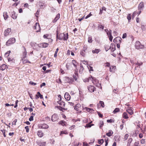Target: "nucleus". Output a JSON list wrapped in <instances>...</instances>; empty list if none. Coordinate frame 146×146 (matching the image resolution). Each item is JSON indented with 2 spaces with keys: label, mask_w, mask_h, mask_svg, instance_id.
Segmentation results:
<instances>
[{
  "label": "nucleus",
  "mask_w": 146,
  "mask_h": 146,
  "mask_svg": "<svg viewBox=\"0 0 146 146\" xmlns=\"http://www.w3.org/2000/svg\"><path fill=\"white\" fill-rule=\"evenodd\" d=\"M64 98L67 100H69L70 99V96L67 92H66L64 95Z\"/></svg>",
  "instance_id": "4468645a"
},
{
  "label": "nucleus",
  "mask_w": 146,
  "mask_h": 146,
  "mask_svg": "<svg viewBox=\"0 0 146 146\" xmlns=\"http://www.w3.org/2000/svg\"><path fill=\"white\" fill-rule=\"evenodd\" d=\"M88 42L89 43H91L92 42V38L91 37H89L88 38Z\"/></svg>",
  "instance_id": "09e8293b"
},
{
  "label": "nucleus",
  "mask_w": 146,
  "mask_h": 146,
  "mask_svg": "<svg viewBox=\"0 0 146 146\" xmlns=\"http://www.w3.org/2000/svg\"><path fill=\"white\" fill-rule=\"evenodd\" d=\"M126 111L130 115L133 114V113L132 109L131 108H128L127 110Z\"/></svg>",
  "instance_id": "aec40b11"
},
{
  "label": "nucleus",
  "mask_w": 146,
  "mask_h": 146,
  "mask_svg": "<svg viewBox=\"0 0 146 146\" xmlns=\"http://www.w3.org/2000/svg\"><path fill=\"white\" fill-rule=\"evenodd\" d=\"M57 103L59 104L60 106L62 107H64L65 105V103L64 102H63L62 101H58L57 102Z\"/></svg>",
  "instance_id": "412c9836"
},
{
  "label": "nucleus",
  "mask_w": 146,
  "mask_h": 146,
  "mask_svg": "<svg viewBox=\"0 0 146 146\" xmlns=\"http://www.w3.org/2000/svg\"><path fill=\"white\" fill-rule=\"evenodd\" d=\"M65 123H66V122L65 121L62 120L59 122L58 123L62 126H64L65 125Z\"/></svg>",
  "instance_id": "e433bc0d"
},
{
  "label": "nucleus",
  "mask_w": 146,
  "mask_h": 146,
  "mask_svg": "<svg viewBox=\"0 0 146 146\" xmlns=\"http://www.w3.org/2000/svg\"><path fill=\"white\" fill-rule=\"evenodd\" d=\"M104 124V122L102 120L100 121L99 123V127L100 128V129H101L102 128Z\"/></svg>",
  "instance_id": "7c9ffc66"
},
{
  "label": "nucleus",
  "mask_w": 146,
  "mask_h": 146,
  "mask_svg": "<svg viewBox=\"0 0 146 146\" xmlns=\"http://www.w3.org/2000/svg\"><path fill=\"white\" fill-rule=\"evenodd\" d=\"M60 18V14L59 13H58L56 15L55 19L58 20Z\"/></svg>",
  "instance_id": "49530a36"
},
{
  "label": "nucleus",
  "mask_w": 146,
  "mask_h": 146,
  "mask_svg": "<svg viewBox=\"0 0 146 146\" xmlns=\"http://www.w3.org/2000/svg\"><path fill=\"white\" fill-rule=\"evenodd\" d=\"M88 69H89L90 71H93V67L91 66H89V67L88 68Z\"/></svg>",
  "instance_id": "69168bd1"
},
{
  "label": "nucleus",
  "mask_w": 146,
  "mask_h": 146,
  "mask_svg": "<svg viewBox=\"0 0 146 146\" xmlns=\"http://www.w3.org/2000/svg\"><path fill=\"white\" fill-rule=\"evenodd\" d=\"M73 78H72L73 79V80H74H74L76 81V80H77V78L76 75H73Z\"/></svg>",
  "instance_id": "bf43d9fd"
},
{
  "label": "nucleus",
  "mask_w": 146,
  "mask_h": 146,
  "mask_svg": "<svg viewBox=\"0 0 146 146\" xmlns=\"http://www.w3.org/2000/svg\"><path fill=\"white\" fill-rule=\"evenodd\" d=\"M37 135L40 137H42L43 135V134L42 133V131H38L37 132Z\"/></svg>",
  "instance_id": "bb28decb"
},
{
  "label": "nucleus",
  "mask_w": 146,
  "mask_h": 146,
  "mask_svg": "<svg viewBox=\"0 0 146 146\" xmlns=\"http://www.w3.org/2000/svg\"><path fill=\"white\" fill-rule=\"evenodd\" d=\"M127 34L126 33H124L122 36V38H124L126 37Z\"/></svg>",
  "instance_id": "680f3d73"
},
{
  "label": "nucleus",
  "mask_w": 146,
  "mask_h": 146,
  "mask_svg": "<svg viewBox=\"0 0 146 146\" xmlns=\"http://www.w3.org/2000/svg\"><path fill=\"white\" fill-rule=\"evenodd\" d=\"M68 34L67 33L66 34L64 33V36L63 38V40H67L68 38Z\"/></svg>",
  "instance_id": "c85d7f7f"
},
{
  "label": "nucleus",
  "mask_w": 146,
  "mask_h": 146,
  "mask_svg": "<svg viewBox=\"0 0 146 146\" xmlns=\"http://www.w3.org/2000/svg\"><path fill=\"white\" fill-rule=\"evenodd\" d=\"M108 37H109V39L110 41L111 42L112 41L113 38L112 35H109V36Z\"/></svg>",
  "instance_id": "de8ad7c7"
},
{
  "label": "nucleus",
  "mask_w": 146,
  "mask_h": 146,
  "mask_svg": "<svg viewBox=\"0 0 146 146\" xmlns=\"http://www.w3.org/2000/svg\"><path fill=\"white\" fill-rule=\"evenodd\" d=\"M83 146H88V145L87 143L84 142L83 143Z\"/></svg>",
  "instance_id": "774afa93"
},
{
  "label": "nucleus",
  "mask_w": 146,
  "mask_h": 146,
  "mask_svg": "<svg viewBox=\"0 0 146 146\" xmlns=\"http://www.w3.org/2000/svg\"><path fill=\"white\" fill-rule=\"evenodd\" d=\"M141 143L142 144H144L145 143V139H142L141 140Z\"/></svg>",
  "instance_id": "4d7b16f0"
},
{
  "label": "nucleus",
  "mask_w": 146,
  "mask_h": 146,
  "mask_svg": "<svg viewBox=\"0 0 146 146\" xmlns=\"http://www.w3.org/2000/svg\"><path fill=\"white\" fill-rule=\"evenodd\" d=\"M11 31V30L10 28H8L7 29L5 30L4 33L5 36H7L8 35Z\"/></svg>",
  "instance_id": "f8f14e48"
},
{
  "label": "nucleus",
  "mask_w": 146,
  "mask_h": 146,
  "mask_svg": "<svg viewBox=\"0 0 146 146\" xmlns=\"http://www.w3.org/2000/svg\"><path fill=\"white\" fill-rule=\"evenodd\" d=\"M72 63L75 67H76L77 63L75 60H72Z\"/></svg>",
  "instance_id": "f704fd0d"
},
{
  "label": "nucleus",
  "mask_w": 146,
  "mask_h": 146,
  "mask_svg": "<svg viewBox=\"0 0 146 146\" xmlns=\"http://www.w3.org/2000/svg\"><path fill=\"white\" fill-rule=\"evenodd\" d=\"M56 107L59 110L62 111L64 112V110H67V109H65L64 108H63L62 107L60 106H56Z\"/></svg>",
  "instance_id": "4be33fe9"
},
{
  "label": "nucleus",
  "mask_w": 146,
  "mask_h": 146,
  "mask_svg": "<svg viewBox=\"0 0 146 146\" xmlns=\"http://www.w3.org/2000/svg\"><path fill=\"white\" fill-rule=\"evenodd\" d=\"M37 94L36 95V99H37L40 97V99H42L43 98L42 95L39 92H37Z\"/></svg>",
  "instance_id": "2eb2a0df"
},
{
  "label": "nucleus",
  "mask_w": 146,
  "mask_h": 146,
  "mask_svg": "<svg viewBox=\"0 0 146 146\" xmlns=\"http://www.w3.org/2000/svg\"><path fill=\"white\" fill-rule=\"evenodd\" d=\"M11 17L13 19H17V14H16L15 12L14 11H13L11 12Z\"/></svg>",
  "instance_id": "9b49d317"
},
{
  "label": "nucleus",
  "mask_w": 146,
  "mask_h": 146,
  "mask_svg": "<svg viewBox=\"0 0 146 146\" xmlns=\"http://www.w3.org/2000/svg\"><path fill=\"white\" fill-rule=\"evenodd\" d=\"M48 126L46 124H41L39 126V127L40 128L47 129L48 128Z\"/></svg>",
  "instance_id": "1a4fd4ad"
},
{
  "label": "nucleus",
  "mask_w": 146,
  "mask_h": 146,
  "mask_svg": "<svg viewBox=\"0 0 146 146\" xmlns=\"http://www.w3.org/2000/svg\"><path fill=\"white\" fill-rule=\"evenodd\" d=\"M64 33H60L59 35H58V32L56 31V37L57 39H58L59 40H63L64 37Z\"/></svg>",
  "instance_id": "7ed1b4c3"
},
{
  "label": "nucleus",
  "mask_w": 146,
  "mask_h": 146,
  "mask_svg": "<svg viewBox=\"0 0 146 146\" xmlns=\"http://www.w3.org/2000/svg\"><path fill=\"white\" fill-rule=\"evenodd\" d=\"M23 48L24 49V51L23 52V53L22 56L21 58H22V60H23V59L26 58L27 57V52L26 51V50L25 47L23 46Z\"/></svg>",
  "instance_id": "423d86ee"
},
{
  "label": "nucleus",
  "mask_w": 146,
  "mask_h": 146,
  "mask_svg": "<svg viewBox=\"0 0 146 146\" xmlns=\"http://www.w3.org/2000/svg\"><path fill=\"white\" fill-rule=\"evenodd\" d=\"M29 83L32 85H35L36 84V83L31 81L29 82Z\"/></svg>",
  "instance_id": "052dcab7"
},
{
  "label": "nucleus",
  "mask_w": 146,
  "mask_h": 146,
  "mask_svg": "<svg viewBox=\"0 0 146 146\" xmlns=\"http://www.w3.org/2000/svg\"><path fill=\"white\" fill-rule=\"evenodd\" d=\"M33 120V116H31L29 119V120L30 121H31Z\"/></svg>",
  "instance_id": "13d9d810"
},
{
  "label": "nucleus",
  "mask_w": 146,
  "mask_h": 146,
  "mask_svg": "<svg viewBox=\"0 0 146 146\" xmlns=\"http://www.w3.org/2000/svg\"><path fill=\"white\" fill-rule=\"evenodd\" d=\"M143 64V63L142 62H137L136 63H135L133 64L135 66H136V67H137L138 66H140L142 65Z\"/></svg>",
  "instance_id": "393cba45"
},
{
  "label": "nucleus",
  "mask_w": 146,
  "mask_h": 146,
  "mask_svg": "<svg viewBox=\"0 0 146 146\" xmlns=\"http://www.w3.org/2000/svg\"><path fill=\"white\" fill-rule=\"evenodd\" d=\"M38 26V27L39 28V30H40V25L39 24V23H36L35 24V26H34V28L35 29H36V27Z\"/></svg>",
  "instance_id": "2f4dec72"
},
{
  "label": "nucleus",
  "mask_w": 146,
  "mask_h": 146,
  "mask_svg": "<svg viewBox=\"0 0 146 146\" xmlns=\"http://www.w3.org/2000/svg\"><path fill=\"white\" fill-rule=\"evenodd\" d=\"M141 29L143 31H145L146 29V27L144 25L141 26Z\"/></svg>",
  "instance_id": "6e6d98bb"
},
{
  "label": "nucleus",
  "mask_w": 146,
  "mask_h": 146,
  "mask_svg": "<svg viewBox=\"0 0 146 146\" xmlns=\"http://www.w3.org/2000/svg\"><path fill=\"white\" fill-rule=\"evenodd\" d=\"M100 51V49H95L94 50H92V52L93 53L98 54Z\"/></svg>",
  "instance_id": "a878e982"
},
{
  "label": "nucleus",
  "mask_w": 146,
  "mask_h": 146,
  "mask_svg": "<svg viewBox=\"0 0 146 146\" xmlns=\"http://www.w3.org/2000/svg\"><path fill=\"white\" fill-rule=\"evenodd\" d=\"M104 141L103 139H99L98 140V143L100 145L104 143Z\"/></svg>",
  "instance_id": "a19ab883"
},
{
  "label": "nucleus",
  "mask_w": 146,
  "mask_h": 146,
  "mask_svg": "<svg viewBox=\"0 0 146 146\" xmlns=\"http://www.w3.org/2000/svg\"><path fill=\"white\" fill-rule=\"evenodd\" d=\"M18 4H19L18 3H17L16 2H15V3H13L12 5L13 7H16L18 5Z\"/></svg>",
  "instance_id": "0e129e2a"
},
{
  "label": "nucleus",
  "mask_w": 146,
  "mask_h": 146,
  "mask_svg": "<svg viewBox=\"0 0 146 146\" xmlns=\"http://www.w3.org/2000/svg\"><path fill=\"white\" fill-rule=\"evenodd\" d=\"M92 15L91 14V13L90 12V14L88 15L85 18V19H86L90 17L91 16H92Z\"/></svg>",
  "instance_id": "5fc2aeb1"
},
{
  "label": "nucleus",
  "mask_w": 146,
  "mask_h": 146,
  "mask_svg": "<svg viewBox=\"0 0 146 146\" xmlns=\"http://www.w3.org/2000/svg\"><path fill=\"white\" fill-rule=\"evenodd\" d=\"M85 108L87 111L89 112H91L92 111H94L93 110L92 108H89L87 107H85Z\"/></svg>",
  "instance_id": "c9c22d12"
},
{
  "label": "nucleus",
  "mask_w": 146,
  "mask_h": 146,
  "mask_svg": "<svg viewBox=\"0 0 146 146\" xmlns=\"http://www.w3.org/2000/svg\"><path fill=\"white\" fill-rule=\"evenodd\" d=\"M104 26L102 25H99L97 27V29L98 31H102L104 29Z\"/></svg>",
  "instance_id": "a211bd4d"
},
{
  "label": "nucleus",
  "mask_w": 146,
  "mask_h": 146,
  "mask_svg": "<svg viewBox=\"0 0 146 146\" xmlns=\"http://www.w3.org/2000/svg\"><path fill=\"white\" fill-rule=\"evenodd\" d=\"M84 70V68L82 64H80V69L79 70L80 72L82 73Z\"/></svg>",
  "instance_id": "72a5a7b5"
},
{
  "label": "nucleus",
  "mask_w": 146,
  "mask_h": 146,
  "mask_svg": "<svg viewBox=\"0 0 146 146\" xmlns=\"http://www.w3.org/2000/svg\"><path fill=\"white\" fill-rule=\"evenodd\" d=\"M68 132L66 131H60V135H61L62 134H67Z\"/></svg>",
  "instance_id": "ea45409f"
},
{
  "label": "nucleus",
  "mask_w": 146,
  "mask_h": 146,
  "mask_svg": "<svg viewBox=\"0 0 146 146\" xmlns=\"http://www.w3.org/2000/svg\"><path fill=\"white\" fill-rule=\"evenodd\" d=\"M92 83L94 84H96L98 83L99 82V81L96 78H94L93 79L92 81Z\"/></svg>",
  "instance_id": "b1692460"
},
{
  "label": "nucleus",
  "mask_w": 146,
  "mask_h": 146,
  "mask_svg": "<svg viewBox=\"0 0 146 146\" xmlns=\"http://www.w3.org/2000/svg\"><path fill=\"white\" fill-rule=\"evenodd\" d=\"M87 88L89 91L91 93L94 92L96 90V88L94 86L92 85L88 86Z\"/></svg>",
  "instance_id": "20e7f679"
},
{
  "label": "nucleus",
  "mask_w": 146,
  "mask_h": 146,
  "mask_svg": "<svg viewBox=\"0 0 146 146\" xmlns=\"http://www.w3.org/2000/svg\"><path fill=\"white\" fill-rule=\"evenodd\" d=\"M122 117L125 119H127L128 118V117L127 115V114L126 112H124L122 114Z\"/></svg>",
  "instance_id": "cd10ccee"
},
{
  "label": "nucleus",
  "mask_w": 146,
  "mask_h": 146,
  "mask_svg": "<svg viewBox=\"0 0 146 146\" xmlns=\"http://www.w3.org/2000/svg\"><path fill=\"white\" fill-rule=\"evenodd\" d=\"M3 133V135L5 137H6L5 133V129H1L0 130Z\"/></svg>",
  "instance_id": "c03bdc74"
},
{
  "label": "nucleus",
  "mask_w": 146,
  "mask_h": 146,
  "mask_svg": "<svg viewBox=\"0 0 146 146\" xmlns=\"http://www.w3.org/2000/svg\"><path fill=\"white\" fill-rule=\"evenodd\" d=\"M127 19L128 20V22H130V21L131 19V14H128L127 16Z\"/></svg>",
  "instance_id": "a18cd8bd"
},
{
  "label": "nucleus",
  "mask_w": 146,
  "mask_h": 146,
  "mask_svg": "<svg viewBox=\"0 0 146 146\" xmlns=\"http://www.w3.org/2000/svg\"><path fill=\"white\" fill-rule=\"evenodd\" d=\"M122 39L120 37H117L115 38L113 40V42L117 43V42L121 43Z\"/></svg>",
  "instance_id": "6e6552de"
},
{
  "label": "nucleus",
  "mask_w": 146,
  "mask_h": 146,
  "mask_svg": "<svg viewBox=\"0 0 146 146\" xmlns=\"http://www.w3.org/2000/svg\"><path fill=\"white\" fill-rule=\"evenodd\" d=\"M23 63H27L28 62V60H22Z\"/></svg>",
  "instance_id": "e2e57ef3"
},
{
  "label": "nucleus",
  "mask_w": 146,
  "mask_h": 146,
  "mask_svg": "<svg viewBox=\"0 0 146 146\" xmlns=\"http://www.w3.org/2000/svg\"><path fill=\"white\" fill-rule=\"evenodd\" d=\"M3 16L5 20L8 17V15L7 12H4L3 13Z\"/></svg>",
  "instance_id": "c756f323"
},
{
  "label": "nucleus",
  "mask_w": 146,
  "mask_h": 146,
  "mask_svg": "<svg viewBox=\"0 0 146 146\" xmlns=\"http://www.w3.org/2000/svg\"><path fill=\"white\" fill-rule=\"evenodd\" d=\"M85 50H82L81 51L80 54L82 56H85Z\"/></svg>",
  "instance_id": "4c0bfd02"
},
{
  "label": "nucleus",
  "mask_w": 146,
  "mask_h": 146,
  "mask_svg": "<svg viewBox=\"0 0 146 146\" xmlns=\"http://www.w3.org/2000/svg\"><path fill=\"white\" fill-rule=\"evenodd\" d=\"M93 124L91 125L90 123H88L86 124V126H85L86 127H91L92 125H93Z\"/></svg>",
  "instance_id": "8fccbe9b"
},
{
  "label": "nucleus",
  "mask_w": 146,
  "mask_h": 146,
  "mask_svg": "<svg viewBox=\"0 0 146 146\" xmlns=\"http://www.w3.org/2000/svg\"><path fill=\"white\" fill-rule=\"evenodd\" d=\"M16 42V39L15 38H11L9 39L6 42V45L9 46L10 44H13Z\"/></svg>",
  "instance_id": "f257e3e1"
},
{
  "label": "nucleus",
  "mask_w": 146,
  "mask_h": 146,
  "mask_svg": "<svg viewBox=\"0 0 146 146\" xmlns=\"http://www.w3.org/2000/svg\"><path fill=\"white\" fill-rule=\"evenodd\" d=\"M65 80L66 82L70 83H72L73 82H74L73 79L71 78H69L67 77H65Z\"/></svg>",
  "instance_id": "0eeeda50"
},
{
  "label": "nucleus",
  "mask_w": 146,
  "mask_h": 146,
  "mask_svg": "<svg viewBox=\"0 0 146 146\" xmlns=\"http://www.w3.org/2000/svg\"><path fill=\"white\" fill-rule=\"evenodd\" d=\"M7 66L5 64H3L0 66V70H4Z\"/></svg>",
  "instance_id": "6ab92c4d"
},
{
  "label": "nucleus",
  "mask_w": 146,
  "mask_h": 146,
  "mask_svg": "<svg viewBox=\"0 0 146 146\" xmlns=\"http://www.w3.org/2000/svg\"><path fill=\"white\" fill-rule=\"evenodd\" d=\"M76 107L77 108H78L79 110L80 109V108L81 107V105L79 104H78L76 105Z\"/></svg>",
  "instance_id": "864d4df0"
},
{
  "label": "nucleus",
  "mask_w": 146,
  "mask_h": 146,
  "mask_svg": "<svg viewBox=\"0 0 146 146\" xmlns=\"http://www.w3.org/2000/svg\"><path fill=\"white\" fill-rule=\"evenodd\" d=\"M94 78V77L91 76V77H89L88 78L86 79V80H87V81H85V82H89L90 80H91L92 81Z\"/></svg>",
  "instance_id": "473e14b6"
},
{
  "label": "nucleus",
  "mask_w": 146,
  "mask_h": 146,
  "mask_svg": "<svg viewBox=\"0 0 146 146\" xmlns=\"http://www.w3.org/2000/svg\"><path fill=\"white\" fill-rule=\"evenodd\" d=\"M100 104L101 105V106L102 107H104V103L102 101H100Z\"/></svg>",
  "instance_id": "3c124183"
},
{
  "label": "nucleus",
  "mask_w": 146,
  "mask_h": 146,
  "mask_svg": "<svg viewBox=\"0 0 146 146\" xmlns=\"http://www.w3.org/2000/svg\"><path fill=\"white\" fill-rule=\"evenodd\" d=\"M113 133V132L112 131V130H109L108 131V132L106 133V135L108 136L109 137H110V136L112 135Z\"/></svg>",
  "instance_id": "5701e85b"
},
{
  "label": "nucleus",
  "mask_w": 146,
  "mask_h": 146,
  "mask_svg": "<svg viewBox=\"0 0 146 146\" xmlns=\"http://www.w3.org/2000/svg\"><path fill=\"white\" fill-rule=\"evenodd\" d=\"M46 143L45 142H41L38 141L37 142V144L40 146H45L46 145Z\"/></svg>",
  "instance_id": "dca6fc26"
},
{
  "label": "nucleus",
  "mask_w": 146,
  "mask_h": 146,
  "mask_svg": "<svg viewBox=\"0 0 146 146\" xmlns=\"http://www.w3.org/2000/svg\"><path fill=\"white\" fill-rule=\"evenodd\" d=\"M137 14H138V12H136V11L134 12L133 14V17L135 16Z\"/></svg>",
  "instance_id": "338daca9"
},
{
  "label": "nucleus",
  "mask_w": 146,
  "mask_h": 146,
  "mask_svg": "<svg viewBox=\"0 0 146 146\" xmlns=\"http://www.w3.org/2000/svg\"><path fill=\"white\" fill-rule=\"evenodd\" d=\"M119 111V109L118 108H115V110L113 111V113H117V112H118Z\"/></svg>",
  "instance_id": "37998d69"
},
{
  "label": "nucleus",
  "mask_w": 146,
  "mask_h": 146,
  "mask_svg": "<svg viewBox=\"0 0 146 146\" xmlns=\"http://www.w3.org/2000/svg\"><path fill=\"white\" fill-rule=\"evenodd\" d=\"M48 45V44L47 43L44 42L37 44L38 46L39 47L46 48Z\"/></svg>",
  "instance_id": "39448f33"
},
{
  "label": "nucleus",
  "mask_w": 146,
  "mask_h": 146,
  "mask_svg": "<svg viewBox=\"0 0 146 146\" xmlns=\"http://www.w3.org/2000/svg\"><path fill=\"white\" fill-rule=\"evenodd\" d=\"M144 7V4L143 2H141L139 5L138 10H143Z\"/></svg>",
  "instance_id": "ddd939ff"
},
{
  "label": "nucleus",
  "mask_w": 146,
  "mask_h": 146,
  "mask_svg": "<svg viewBox=\"0 0 146 146\" xmlns=\"http://www.w3.org/2000/svg\"><path fill=\"white\" fill-rule=\"evenodd\" d=\"M135 46L136 48L138 49H142L144 47V45H141L140 42L139 41L136 42Z\"/></svg>",
  "instance_id": "f03ea898"
},
{
  "label": "nucleus",
  "mask_w": 146,
  "mask_h": 146,
  "mask_svg": "<svg viewBox=\"0 0 146 146\" xmlns=\"http://www.w3.org/2000/svg\"><path fill=\"white\" fill-rule=\"evenodd\" d=\"M110 48L111 49V51L113 52L115 49V45L113 44H111L110 46Z\"/></svg>",
  "instance_id": "f3484780"
},
{
  "label": "nucleus",
  "mask_w": 146,
  "mask_h": 146,
  "mask_svg": "<svg viewBox=\"0 0 146 146\" xmlns=\"http://www.w3.org/2000/svg\"><path fill=\"white\" fill-rule=\"evenodd\" d=\"M25 128L26 130V132L28 133L29 131V129L28 126H27L25 127Z\"/></svg>",
  "instance_id": "603ef678"
},
{
  "label": "nucleus",
  "mask_w": 146,
  "mask_h": 146,
  "mask_svg": "<svg viewBox=\"0 0 146 146\" xmlns=\"http://www.w3.org/2000/svg\"><path fill=\"white\" fill-rule=\"evenodd\" d=\"M58 119V117L57 115L54 114L52 117L51 120L52 121L54 122Z\"/></svg>",
  "instance_id": "9d476101"
},
{
  "label": "nucleus",
  "mask_w": 146,
  "mask_h": 146,
  "mask_svg": "<svg viewBox=\"0 0 146 146\" xmlns=\"http://www.w3.org/2000/svg\"><path fill=\"white\" fill-rule=\"evenodd\" d=\"M8 62H13L14 61V59L12 57H9L8 58Z\"/></svg>",
  "instance_id": "79ce46f5"
},
{
  "label": "nucleus",
  "mask_w": 146,
  "mask_h": 146,
  "mask_svg": "<svg viewBox=\"0 0 146 146\" xmlns=\"http://www.w3.org/2000/svg\"><path fill=\"white\" fill-rule=\"evenodd\" d=\"M104 48L106 51L107 52L108 50L110 48V47L108 45H105L104 46Z\"/></svg>",
  "instance_id": "58836bf2"
}]
</instances>
